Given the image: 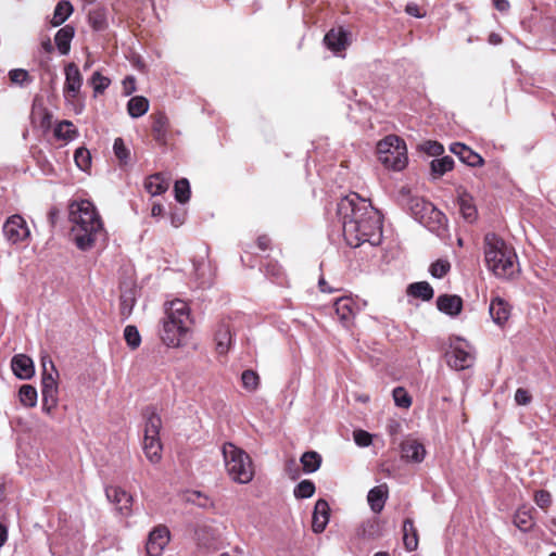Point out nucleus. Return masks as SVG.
I'll list each match as a JSON object with an SVG mask.
<instances>
[{
    "mask_svg": "<svg viewBox=\"0 0 556 556\" xmlns=\"http://www.w3.org/2000/svg\"><path fill=\"white\" fill-rule=\"evenodd\" d=\"M338 214L342 220V230L346 243L357 248L365 242L378 245L382 239L380 213L357 194L343 198L338 204Z\"/></svg>",
    "mask_w": 556,
    "mask_h": 556,
    "instance_id": "nucleus-1",
    "label": "nucleus"
},
{
    "mask_svg": "<svg viewBox=\"0 0 556 556\" xmlns=\"http://www.w3.org/2000/svg\"><path fill=\"white\" fill-rule=\"evenodd\" d=\"M68 218L72 224L71 236L79 250L91 249L104 236L101 217L89 200L72 202Z\"/></svg>",
    "mask_w": 556,
    "mask_h": 556,
    "instance_id": "nucleus-2",
    "label": "nucleus"
},
{
    "mask_svg": "<svg viewBox=\"0 0 556 556\" xmlns=\"http://www.w3.org/2000/svg\"><path fill=\"white\" fill-rule=\"evenodd\" d=\"M483 253L486 267L497 278L513 279L519 274V263L515 249L494 232L483 238Z\"/></svg>",
    "mask_w": 556,
    "mask_h": 556,
    "instance_id": "nucleus-3",
    "label": "nucleus"
},
{
    "mask_svg": "<svg viewBox=\"0 0 556 556\" xmlns=\"http://www.w3.org/2000/svg\"><path fill=\"white\" fill-rule=\"evenodd\" d=\"M191 324L190 308L182 300H174L166 304L162 319L160 338L168 348H179L189 332Z\"/></svg>",
    "mask_w": 556,
    "mask_h": 556,
    "instance_id": "nucleus-4",
    "label": "nucleus"
},
{
    "mask_svg": "<svg viewBox=\"0 0 556 556\" xmlns=\"http://www.w3.org/2000/svg\"><path fill=\"white\" fill-rule=\"evenodd\" d=\"M224 467L228 477L236 483L247 484L254 478V465L250 455L231 442L222 446Z\"/></svg>",
    "mask_w": 556,
    "mask_h": 556,
    "instance_id": "nucleus-5",
    "label": "nucleus"
},
{
    "mask_svg": "<svg viewBox=\"0 0 556 556\" xmlns=\"http://www.w3.org/2000/svg\"><path fill=\"white\" fill-rule=\"evenodd\" d=\"M402 202L412 216L431 230L443 225L444 215L432 203L409 192L402 193Z\"/></svg>",
    "mask_w": 556,
    "mask_h": 556,
    "instance_id": "nucleus-6",
    "label": "nucleus"
},
{
    "mask_svg": "<svg viewBox=\"0 0 556 556\" xmlns=\"http://www.w3.org/2000/svg\"><path fill=\"white\" fill-rule=\"evenodd\" d=\"M379 161L393 170H402L407 164V149L403 139L395 135L387 136L377 144Z\"/></svg>",
    "mask_w": 556,
    "mask_h": 556,
    "instance_id": "nucleus-7",
    "label": "nucleus"
},
{
    "mask_svg": "<svg viewBox=\"0 0 556 556\" xmlns=\"http://www.w3.org/2000/svg\"><path fill=\"white\" fill-rule=\"evenodd\" d=\"M146 426L143 438V452L146 457L152 464H157L162 458V443L160 440V430L162 427L161 417L154 409L148 408L144 413Z\"/></svg>",
    "mask_w": 556,
    "mask_h": 556,
    "instance_id": "nucleus-8",
    "label": "nucleus"
},
{
    "mask_svg": "<svg viewBox=\"0 0 556 556\" xmlns=\"http://www.w3.org/2000/svg\"><path fill=\"white\" fill-rule=\"evenodd\" d=\"M42 378H41V394H42V409L50 414L58 405V377L59 372L52 359L49 356L41 358Z\"/></svg>",
    "mask_w": 556,
    "mask_h": 556,
    "instance_id": "nucleus-9",
    "label": "nucleus"
},
{
    "mask_svg": "<svg viewBox=\"0 0 556 556\" xmlns=\"http://www.w3.org/2000/svg\"><path fill=\"white\" fill-rule=\"evenodd\" d=\"M446 358L448 366L456 370L469 368L475 361L472 346L462 338L452 339Z\"/></svg>",
    "mask_w": 556,
    "mask_h": 556,
    "instance_id": "nucleus-10",
    "label": "nucleus"
},
{
    "mask_svg": "<svg viewBox=\"0 0 556 556\" xmlns=\"http://www.w3.org/2000/svg\"><path fill=\"white\" fill-rule=\"evenodd\" d=\"M2 231L5 239L12 244L23 242L30 236L26 220L17 214L10 216L5 220Z\"/></svg>",
    "mask_w": 556,
    "mask_h": 556,
    "instance_id": "nucleus-11",
    "label": "nucleus"
},
{
    "mask_svg": "<svg viewBox=\"0 0 556 556\" xmlns=\"http://www.w3.org/2000/svg\"><path fill=\"white\" fill-rule=\"evenodd\" d=\"M83 85V77L76 64L70 63L65 67L64 98L66 100L75 99Z\"/></svg>",
    "mask_w": 556,
    "mask_h": 556,
    "instance_id": "nucleus-12",
    "label": "nucleus"
},
{
    "mask_svg": "<svg viewBox=\"0 0 556 556\" xmlns=\"http://www.w3.org/2000/svg\"><path fill=\"white\" fill-rule=\"evenodd\" d=\"M169 542V531L166 527H156L150 532L147 542V553L149 556H161L165 546Z\"/></svg>",
    "mask_w": 556,
    "mask_h": 556,
    "instance_id": "nucleus-13",
    "label": "nucleus"
},
{
    "mask_svg": "<svg viewBox=\"0 0 556 556\" xmlns=\"http://www.w3.org/2000/svg\"><path fill=\"white\" fill-rule=\"evenodd\" d=\"M105 495L110 502L116 505L117 510L123 516H128L130 514L132 496L125 490L118 486H108L105 489Z\"/></svg>",
    "mask_w": 556,
    "mask_h": 556,
    "instance_id": "nucleus-14",
    "label": "nucleus"
},
{
    "mask_svg": "<svg viewBox=\"0 0 556 556\" xmlns=\"http://www.w3.org/2000/svg\"><path fill=\"white\" fill-rule=\"evenodd\" d=\"M450 151L457 155L458 159L471 167H480L484 164L483 157L462 142H454L450 146Z\"/></svg>",
    "mask_w": 556,
    "mask_h": 556,
    "instance_id": "nucleus-15",
    "label": "nucleus"
},
{
    "mask_svg": "<svg viewBox=\"0 0 556 556\" xmlns=\"http://www.w3.org/2000/svg\"><path fill=\"white\" fill-rule=\"evenodd\" d=\"M334 309L339 319L349 325L358 312V306L350 296H342L336 300Z\"/></svg>",
    "mask_w": 556,
    "mask_h": 556,
    "instance_id": "nucleus-16",
    "label": "nucleus"
},
{
    "mask_svg": "<svg viewBox=\"0 0 556 556\" xmlns=\"http://www.w3.org/2000/svg\"><path fill=\"white\" fill-rule=\"evenodd\" d=\"M510 305L502 298L495 296L491 300L489 306V313L492 320L498 325L503 326L510 317Z\"/></svg>",
    "mask_w": 556,
    "mask_h": 556,
    "instance_id": "nucleus-17",
    "label": "nucleus"
},
{
    "mask_svg": "<svg viewBox=\"0 0 556 556\" xmlns=\"http://www.w3.org/2000/svg\"><path fill=\"white\" fill-rule=\"evenodd\" d=\"M437 307L440 312L455 317L458 316L463 309V300L456 294H442L437 299Z\"/></svg>",
    "mask_w": 556,
    "mask_h": 556,
    "instance_id": "nucleus-18",
    "label": "nucleus"
},
{
    "mask_svg": "<svg viewBox=\"0 0 556 556\" xmlns=\"http://www.w3.org/2000/svg\"><path fill=\"white\" fill-rule=\"evenodd\" d=\"M329 511L327 501L320 498L316 502L312 518V529L315 533H321L326 529L329 522Z\"/></svg>",
    "mask_w": 556,
    "mask_h": 556,
    "instance_id": "nucleus-19",
    "label": "nucleus"
},
{
    "mask_svg": "<svg viewBox=\"0 0 556 556\" xmlns=\"http://www.w3.org/2000/svg\"><path fill=\"white\" fill-rule=\"evenodd\" d=\"M11 367L14 375L20 379H30L35 374L34 363L25 354H17L12 358Z\"/></svg>",
    "mask_w": 556,
    "mask_h": 556,
    "instance_id": "nucleus-20",
    "label": "nucleus"
},
{
    "mask_svg": "<svg viewBox=\"0 0 556 556\" xmlns=\"http://www.w3.org/2000/svg\"><path fill=\"white\" fill-rule=\"evenodd\" d=\"M402 457L408 462L421 463L426 456L425 446L415 439H407L401 444Z\"/></svg>",
    "mask_w": 556,
    "mask_h": 556,
    "instance_id": "nucleus-21",
    "label": "nucleus"
},
{
    "mask_svg": "<svg viewBox=\"0 0 556 556\" xmlns=\"http://www.w3.org/2000/svg\"><path fill=\"white\" fill-rule=\"evenodd\" d=\"M388 493L387 484L377 485L368 492L367 501L374 513H381L388 500Z\"/></svg>",
    "mask_w": 556,
    "mask_h": 556,
    "instance_id": "nucleus-22",
    "label": "nucleus"
},
{
    "mask_svg": "<svg viewBox=\"0 0 556 556\" xmlns=\"http://www.w3.org/2000/svg\"><path fill=\"white\" fill-rule=\"evenodd\" d=\"M324 41L328 49L339 52L348 46V33L343 28L330 29L326 34Z\"/></svg>",
    "mask_w": 556,
    "mask_h": 556,
    "instance_id": "nucleus-23",
    "label": "nucleus"
},
{
    "mask_svg": "<svg viewBox=\"0 0 556 556\" xmlns=\"http://www.w3.org/2000/svg\"><path fill=\"white\" fill-rule=\"evenodd\" d=\"M75 35V29L71 25H65L64 27L60 28L55 36H54V42L58 47L59 52L62 55H65L70 52L71 49V41Z\"/></svg>",
    "mask_w": 556,
    "mask_h": 556,
    "instance_id": "nucleus-24",
    "label": "nucleus"
},
{
    "mask_svg": "<svg viewBox=\"0 0 556 556\" xmlns=\"http://www.w3.org/2000/svg\"><path fill=\"white\" fill-rule=\"evenodd\" d=\"M74 8L70 1H59L54 8L53 15L50 20V25L53 27L62 25L73 13Z\"/></svg>",
    "mask_w": 556,
    "mask_h": 556,
    "instance_id": "nucleus-25",
    "label": "nucleus"
},
{
    "mask_svg": "<svg viewBox=\"0 0 556 556\" xmlns=\"http://www.w3.org/2000/svg\"><path fill=\"white\" fill-rule=\"evenodd\" d=\"M169 121L164 113H157L154 116L152 131L154 135V139L164 144L166 142L167 131H168Z\"/></svg>",
    "mask_w": 556,
    "mask_h": 556,
    "instance_id": "nucleus-26",
    "label": "nucleus"
},
{
    "mask_svg": "<svg viewBox=\"0 0 556 556\" xmlns=\"http://www.w3.org/2000/svg\"><path fill=\"white\" fill-rule=\"evenodd\" d=\"M403 541L407 551H415L418 546V534L414 521L409 518L403 522Z\"/></svg>",
    "mask_w": 556,
    "mask_h": 556,
    "instance_id": "nucleus-27",
    "label": "nucleus"
},
{
    "mask_svg": "<svg viewBox=\"0 0 556 556\" xmlns=\"http://www.w3.org/2000/svg\"><path fill=\"white\" fill-rule=\"evenodd\" d=\"M459 211L464 219L472 223L477 218V208L473 204L472 198L468 193H463L458 197Z\"/></svg>",
    "mask_w": 556,
    "mask_h": 556,
    "instance_id": "nucleus-28",
    "label": "nucleus"
},
{
    "mask_svg": "<svg viewBox=\"0 0 556 556\" xmlns=\"http://www.w3.org/2000/svg\"><path fill=\"white\" fill-rule=\"evenodd\" d=\"M149 110V101L142 96L132 97L127 103V112L132 118L144 115Z\"/></svg>",
    "mask_w": 556,
    "mask_h": 556,
    "instance_id": "nucleus-29",
    "label": "nucleus"
},
{
    "mask_svg": "<svg viewBox=\"0 0 556 556\" xmlns=\"http://www.w3.org/2000/svg\"><path fill=\"white\" fill-rule=\"evenodd\" d=\"M407 293L424 301H429L433 298V289L427 281H419L409 285Z\"/></svg>",
    "mask_w": 556,
    "mask_h": 556,
    "instance_id": "nucleus-30",
    "label": "nucleus"
},
{
    "mask_svg": "<svg viewBox=\"0 0 556 556\" xmlns=\"http://www.w3.org/2000/svg\"><path fill=\"white\" fill-rule=\"evenodd\" d=\"M216 350L219 354H226L231 345V333L228 326H220L215 333Z\"/></svg>",
    "mask_w": 556,
    "mask_h": 556,
    "instance_id": "nucleus-31",
    "label": "nucleus"
},
{
    "mask_svg": "<svg viewBox=\"0 0 556 556\" xmlns=\"http://www.w3.org/2000/svg\"><path fill=\"white\" fill-rule=\"evenodd\" d=\"M303 470L307 473L315 472L321 464V456L315 451L305 452L300 459Z\"/></svg>",
    "mask_w": 556,
    "mask_h": 556,
    "instance_id": "nucleus-32",
    "label": "nucleus"
},
{
    "mask_svg": "<svg viewBox=\"0 0 556 556\" xmlns=\"http://www.w3.org/2000/svg\"><path fill=\"white\" fill-rule=\"evenodd\" d=\"M514 525L523 532L529 531L534 525L530 510L526 508L518 509L514 516Z\"/></svg>",
    "mask_w": 556,
    "mask_h": 556,
    "instance_id": "nucleus-33",
    "label": "nucleus"
},
{
    "mask_svg": "<svg viewBox=\"0 0 556 556\" xmlns=\"http://www.w3.org/2000/svg\"><path fill=\"white\" fill-rule=\"evenodd\" d=\"M146 188L152 195H157L167 190L168 184L161 174H154L148 178Z\"/></svg>",
    "mask_w": 556,
    "mask_h": 556,
    "instance_id": "nucleus-34",
    "label": "nucleus"
},
{
    "mask_svg": "<svg viewBox=\"0 0 556 556\" xmlns=\"http://www.w3.org/2000/svg\"><path fill=\"white\" fill-rule=\"evenodd\" d=\"M54 135L58 139L73 140L77 135V130L72 122L63 121L56 125Z\"/></svg>",
    "mask_w": 556,
    "mask_h": 556,
    "instance_id": "nucleus-35",
    "label": "nucleus"
},
{
    "mask_svg": "<svg viewBox=\"0 0 556 556\" xmlns=\"http://www.w3.org/2000/svg\"><path fill=\"white\" fill-rule=\"evenodd\" d=\"M135 304H136V298H135V293L132 290L122 293L119 311H121V316L124 319L128 318L131 315Z\"/></svg>",
    "mask_w": 556,
    "mask_h": 556,
    "instance_id": "nucleus-36",
    "label": "nucleus"
},
{
    "mask_svg": "<svg viewBox=\"0 0 556 556\" xmlns=\"http://www.w3.org/2000/svg\"><path fill=\"white\" fill-rule=\"evenodd\" d=\"M242 387L248 392H255L260 387V376L252 369H247L241 374Z\"/></svg>",
    "mask_w": 556,
    "mask_h": 556,
    "instance_id": "nucleus-37",
    "label": "nucleus"
},
{
    "mask_svg": "<svg viewBox=\"0 0 556 556\" xmlns=\"http://www.w3.org/2000/svg\"><path fill=\"white\" fill-rule=\"evenodd\" d=\"M20 401L23 405L34 407L37 403V391L33 386L24 384L18 391Z\"/></svg>",
    "mask_w": 556,
    "mask_h": 556,
    "instance_id": "nucleus-38",
    "label": "nucleus"
},
{
    "mask_svg": "<svg viewBox=\"0 0 556 556\" xmlns=\"http://www.w3.org/2000/svg\"><path fill=\"white\" fill-rule=\"evenodd\" d=\"M124 339L129 349L136 350L141 344V336L134 325H128L124 329Z\"/></svg>",
    "mask_w": 556,
    "mask_h": 556,
    "instance_id": "nucleus-39",
    "label": "nucleus"
},
{
    "mask_svg": "<svg viewBox=\"0 0 556 556\" xmlns=\"http://www.w3.org/2000/svg\"><path fill=\"white\" fill-rule=\"evenodd\" d=\"M454 166V160L451 156H443L431 162V169L434 174L442 176L450 172Z\"/></svg>",
    "mask_w": 556,
    "mask_h": 556,
    "instance_id": "nucleus-40",
    "label": "nucleus"
},
{
    "mask_svg": "<svg viewBox=\"0 0 556 556\" xmlns=\"http://www.w3.org/2000/svg\"><path fill=\"white\" fill-rule=\"evenodd\" d=\"M175 198L180 203H186L190 198V185L186 178L177 180L174 187Z\"/></svg>",
    "mask_w": 556,
    "mask_h": 556,
    "instance_id": "nucleus-41",
    "label": "nucleus"
},
{
    "mask_svg": "<svg viewBox=\"0 0 556 556\" xmlns=\"http://www.w3.org/2000/svg\"><path fill=\"white\" fill-rule=\"evenodd\" d=\"M293 493L296 498H309L315 493V484L311 480H302L294 488Z\"/></svg>",
    "mask_w": 556,
    "mask_h": 556,
    "instance_id": "nucleus-42",
    "label": "nucleus"
},
{
    "mask_svg": "<svg viewBox=\"0 0 556 556\" xmlns=\"http://www.w3.org/2000/svg\"><path fill=\"white\" fill-rule=\"evenodd\" d=\"M393 400L397 407L408 408L412 405V397L407 391L402 387H396L393 392Z\"/></svg>",
    "mask_w": 556,
    "mask_h": 556,
    "instance_id": "nucleus-43",
    "label": "nucleus"
},
{
    "mask_svg": "<svg viewBox=\"0 0 556 556\" xmlns=\"http://www.w3.org/2000/svg\"><path fill=\"white\" fill-rule=\"evenodd\" d=\"M9 78L12 84L18 85V86H24L31 81L29 73L23 68L11 70L9 72Z\"/></svg>",
    "mask_w": 556,
    "mask_h": 556,
    "instance_id": "nucleus-44",
    "label": "nucleus"
},
{
    "mask_svg": "<svg viewBox=\"0 0 556 556\" xmlns=\"http://www.w3.org/2000/svg\"><path fill=\"white\" fill-rule=\"evenodd\" d=\"M74 160L76 165L83 170H87L90 167L91 155L90 152L85 148H79L76 150Z\"/></svg>",
    "mask_w": 556,
    "mask_h": 556,
    "instance_id": "nucleus-45",
    "label": "nucleus"
},
{
    "mask_svg": "<svg viewBox=\"0 0 556 556\" xmlns=\"http://www.w3.org/2000/svg\"><path fill=\"white\" fill-rule=\"evenodd\" d=\"M451 269V264L447 261L444 260H438L437 262L432 263L430 266V274L434 278H442L444 277Z\"/></svg>",
    "mask_w": 556,
    "mask_h": 556,
    "instance_id": "nucleus-46",
    "label": "nucleus"
},
{
    "mask_svg": "<svg viewBox=\"0 0 556 556\" xmlns=\"http://www.w3.org/2000/svg\"><path fill=\"white\" fill-rule=\"evenodd\" d=\"M113 150L121 163L126 164L128 162L129 150L126 148L122 138H116L114 140Z\"/></svg>",
    "mask_w": 556,
    "mask_h": 556,
    "instance_id": "nucleus-47",
    "label": "nucleus"
},
{
    "mask_svg": "<svg viewBox=\"0 0 556 556\" xmlns=\"http://www.w3.org/2000/svg\"><path fill=\"white\" fill-rule=\"evenodd\" d=\"M91 84L94 92L101 93L109 87L110 79L102 76L100 72H94L91 77Z\"/></svg>",
    "mask_w": 556,
    "mask_h": 556,
    "instance_id": "nucleus-48",
    "label": "nucleus"
},
{
    "mask_svg": "<svg viewBox=\"0 0 556 556\" xmlns=\"http://www.w3.org/2000/svg\"><path fill=\"white\" fill-rule=\"evenodd\" d=\"M354 441L358 446L366 447L369 446L372 442L371 435L364 430L354 431Z\"/></svg>",
    "mask_w": 556,
    "mask_h": 556,
    "instance_id": "nucleus-49",
    "label": "nucleus"
},
{
    "mask_svg": "<svg viewBox=\"0 0 556 556\" xmlns=\"http://www.w3.org/2000/svg\"><path fill=\"white\" fill-rule=\"evenodd\" d=\"M534 500H535L536 505L541 508H545V507L549 506V504L552 502L551 494L544 490L538 491L535 493Z\"/></svg>",
    "mask_w": 556,
    "mask_h": 556,
    "instance_id": "nucleus-50",
    "label": "nucleus"
},
{
    "mask_svg": "<svg viewBox=\"0 0 556 556\" xmlns=\"http://www.w3.org/2000/svg\"><path fill=\"white\" fill-rule=\"evenodd\" d=\"M532 400L528 390L519 388L515 392V401L518 405H528Z\"/></svg>",
    "mask_w": 556,
    "mask_h": 556,
    "instance_id": "nucleus-51",
    "label": "nucleus"
},
{
    "mask_svg": "<svg viewBox=\"0 0 556 556\" xmlns=\"http://www.w3.org/2000/svg\"><path fill=\"white\" fill-rule=\"evenodd\" d=\"M123 91L125 96H129L136 91V79L132 76H127L123 80Z\"/></svg>",
    "mask_w": 556,
    "mask_h": 556,
    "instance_id": "nucleus-52",
    "label": "nucleus"
},
{
    "mask_svg": "<svg viewBox=\"0 0 556 556\" xmlns=\"http://www.w3.org/2000/svg\"><path fill=\"white\" fill-rule=\"evenodd\" d=\"M443 146L439 142H428V153L431 155H440L443 152Z\"/></svg>",
    "mask_w": 556,
    "mask_h": 556,
    "instance_id": "nucleus-53",
    "label": "nucleus"
},
{
    "mask_svg": "<svg viewBox=\"0 0 556 556\" xmlns=\"http://www.w3.org/2000/svg\"><path fill=\"white\" fill-rule=\"evenodd\" d=\"M494 4L495 8L502 12H505L509 9V2L507 0H495Z\"/></svg>",
    "mask_w": 556,
    "mask_h": 556,
    "instance_id": "nucleus-54",
    "label": "nucleus"
},
{
    "mask_svg": "<svg viewBox=\"0 0 556 556\" xmlns=\"http://www.w3.org/2000/svg\"><path fill=\"white\" fill-rule=\"evenodd\" d=\"M406 12L415 17H420L419 9L416 4H407L406 5Z\"/></svg>",
    "mask_w": 556,
    "mask_h": 556,
    "instance_id": "nucleus-55",
    "label": "nucleus"
},
{
    "mask_svg": "<svg viewBox=\"0 0 556 556\" xmlns=\"http://www.w3.org/2000/svg\"><path fill=\"white\" fill-rule=\"evenodd\" d=\"M401 425L397 421H392L388 425V431L391 435L399 433Z\"/></svg>",
    "mask_w": 556,
    "mask_h": 556,
    "instance_id": "nucleus-56",
    "label": "nucleus"
},
{
    "mask_svg": "<svg viewBox=\"0 0 556 556\" xmlns=\"http://www.w3.org/2000/svg\"><path fill=\"white\" fill-rule=\"evenodd\" d=\"M489 42L491 45H498L502 42V37L498 34L492 33L489 36Z\"/></svg>",
    "mask_w": 556,
    "mask_h": 556,
    "instance_id": "nucleus-57",
    "label": "nucleus"
},
{
    "mask_svg": "<svg viewBox=\"0 0 556 556\" xmlns=\"http://www.w3.org/2000/svg\"><path fill=\"white\" fill-rule=\"evenodd\" d=\"M257 244L261 250H266L269 245V239L266 237H260L257 240Z\"/></svg>",
    "mask_w": 556,
    "mask_h": 556,
    "instance_id": "nucleus-58",
    "label": "nucleus"
},
{
    "mask_svg": "<svg viewBox=\"0 0 556 556\" xmlns=\"http://www.w3.org/2000/svg\"><path fill=\"white\" fill-rule=\"evenodd\" d=\"M163 213V206L161 204H153L151 208L152 216H160Z\"/></svg>",
    "mask_w": 556,
    "mask_h": 556,
    "instance_id": "nucleus-59",
    "label": "nucleus"
},
{
    "mask_svg": "<svg viewBox=\"0 0 556 556\" xmlns=\"http://www.w3.org/2000/svg\"><path fill=\"white\" fill-rule=\"evenodd\" d=\"M7 536H8L7 528L3 527L2 525H0V546H2L4 544V542L7 541Z\"/></svg>",
    "mask_w": 556,
    "mask_h": 556,
    "instance_id": "nucleus-60",
    "label": "nucleus"
},
{
    "mask_svg": "<svg viewBox=\"0 0 556 556\" xmlns=\"http://www.w3.org/2000/svg\"><path fill=\"white\" fill-rule=\"evenodd\" d=\"M41 47H42V49H43L45 51H47V52H51V51H52V49H53V48H52V43H51V41H50V39H49V38L41 42Z\"/></svg>",
    "mask_w": 556,
    "mask_h": 556,
    "instance_id": "nucleus-61",
    "label": "nucleus"
},
{
    "mask_svg": "<svg viewBox=\"0 0 556 556\" xmlns=\"http://www.w3.org/2000/svg\"><path fill=\"white\" fill-rule=\"evenodd\" d=\"M319 288H320V290L323 292L327 291V289H326L327 288V283H326L325 279H323V278L319 280ZM328 292H331V290L329 289Z\"/></svg>",
    "mask_w": 556,
    "mask_h": 556,
    "instance_id": "nucleus-62",
    "label": "nucleus"
},
{
    "mask_svg": "<svg viewBox=\"0 0 556 556\" xmlns=\"http://www.w3.org/2000/svg\"><path fill=\"white\" fill-rule=\"evenodd\" d=\"M172 224L175 227H179L182 224V219L176 218L175 216L172 217Z\"/></svg>",
    "mask_w": 556,
    "mask_h": 556,
    "instance_id": "nucleus-63",
    "label": "nucleus"
},
{
    "mask_svg": "<svg viewBox=\"0 0 556 556\" xmlns=\"http://www.w3.org/2000/svg\"><path fill=\"white\" fill-rule=\"evenodd\" d=\"M296 467V462L294 459H290L287 465H286V469L289 470L290 467Z\"/></svg>",
    "mask_w": 556,
    "mask_h": 556,
    "instance_id": "nucleus-64",
    "label": "nucleus"
}]
</instances>
